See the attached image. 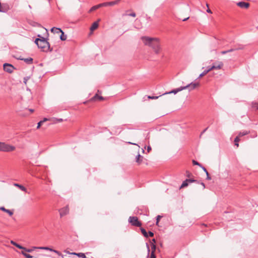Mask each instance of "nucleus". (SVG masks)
Here are the masks:
<instances>
[{"label":"nucleus","instance_id":"obj_1","mask_svg":"<svg viewBox=\"0 0 258 258\" xmlns=\"http://www.w3.org/2000/svg\"><path fill=\"white\" fill-rule=\"evenodd\" d=\"M141 39L145 45L152 47L156 54L160 53L161 48L159 38L143 36Z\"/></svg>","mask_w":258,"mask_h":258},{"label":"nucleus","instance_id":"obj_2","mask_svg":"<svg viewBox=\"0 0 258 258\" xmlns=\"http://www.w3.org/2000/svg\"><path fill=\"white\" fill-rule=\"evenodd\" d=\"M38 37H41V38H38L35 40V43L37 46L43 51H47L48 50L51 51L52 49H50V44L47 39L43 37H41L40 35H38Z\"/></svg>","mask_w":258,"mask_h":258},{"label":"nucleus","instance_id":"obj_3","mask_svg":"<svg viewBox=\"0 0 258 258\" xmlns=\"http://www.w3.org/2000/svg\"><path fill=\"white\" fill-rule=\"evenodd\" d=\"M15 146L7 144L4 142H0V151L9 152L15 150Z\"/></svg>","mask_w":258,"mask_h":258},{"label":"nucleus","instance_id":"obj_4","mask_svg":"<svg viewBox=\"0 0 258 258\" xmlns=\"http://www.w3.org/2000/svg\"><path fill=\"white\" fill-rule=\"evenodd\" d=\"M128 221L133 226L140 227L142 224L138 221V219L137 217H130Z\"/></svg>","mask_w":258,"mask_h":258},{"label":"nucleus","instance_id":"obj_5","mask_svg":"<svg viewBox=\"0 0 258 258\" xmlns=\"http://www.w3.org/2000/svg\"><path fill=\"white\" fill-rule=\"evenodd\" d=\"M3 67L4 71L9 73H13L15 69L13 65L8 63H4Z\"/></svg>","mask_w":258,"mask_h":258},{"label":"nucleus","instance_id":"obj_6","mask_svg":"<svg viewBox=\"0 0 258 258\" xmlns=\"http://www.w3.org/2000/svg\"><path fill=\"white\" fill-rule=\"evenodd\" d=\"M200 84L199 83H193L191 82L190 84L187 85L185 86H183L184 90L186 89H188L189 91H191L195 89L197 87L199 86Z\"/></svg>","mask_w":258,"mask_h":258},{"label":"nucleus","instance_id":"obj_7","mask_svg":"<svg viewBox=\"0 0 258 258\" xmlns=\"http://www.w3.org/2000/svg\"><path fill=\"white\" fill-rule=\"evenodd\" d=\"M192 182H197L198 183V181L197 180L193 179H186L184 181H183L182 184L180 186V188L182 187H186L188 185V183H192Z\"/></svg>","mask_w":258,"mask_h":258},{"label":"nucleus","instance_id":"obj_8","mask_svg":"<svg viewBox=\"0 0 258 258\" xmlns=\"http://www.w3.org/2000/svg\"><path fill=\"white\" fill-rule=\"evenodd\" d=\"M120 0H116L113 2H105L100 4L101 7H107V6H112L115 5H117L119 2Z\"/></svg>","mask_w":258,"mask_h":258},{"label":"nucleus","instance_id":"obj_9","mask_svg":"<svg viewBox=\"0 0 258 258\" xmlns=\"http://www.w3.org/2000/svg\"><path fill=\"white\" fill-rule=\"evenodd\" d=\"M59 214L61 217L66 215L69 213V209L68 206H66L59 210Z\"/></svg>","mask_w":258,"mask_h":258},{"label":"nucleus","instance_id":"obj_10","mask_svg":"<svg viewBox=\"0 0 258 258\" xmlns=\"http://www.w3.org/2000/svg\"><path fill=\"white\" fill-rule=\"evenodd\" d=\"M39 248L41 249H45V250H49L50 251H52V252L56 253L58 255L61 256L62 258H64L63 255L60 252H59L58 250L53 249H52L51 248H50V247H39Z\"/></svg>","mask_w":258,"mask_h":258},{"label":"nucleus","instance_id":"obj_11","mask_svg":"<svg viewBox=\"0 0 258 258\" xmlns=\"http://www.w3.org/2000/svg\"><path fill=\"white\" fill-rule=\"evenodd\" d=\"M183 90H184V88L183 87H179V88H176L175 89H173V90H172V91H170L169 92H166L165 93H163L162 95L168 94H171V93H173L174 94H176L178 92L181 91H182Z\"/></svg>","mask_w":258,"mask_h":258},{"label":"nucleus","instance_id":"obj_12","mask_svg":"<svg viewBox=\"0 0 258 258\" xmlns=\"http://www.w3.org/2000/svg\"><path fill=\"white\" fill-rule=\"evenodd\" d=\"M223 66V63L221 61L218 62V63H215L213 64V65L212 66V69L213 70L216 69L219 70L221 69V68Z\"/></svg>","mask_w":258,"mask_h":258},{"label":"nucleus","instance_id":"obj_13","mask_svg":"<svg viewBox=\"0 0 258 258\" xmlns=\"http://www.w3.org/2000/svg\"><path fill=\"white\" fill-rule=\"evenodd\" d=\"M237 6L241 8H248L249 6V4L244 2H240L237 4Z\"/></svg>","mask_w":258,"mask_h":258},{"label":"nucleus","instance_id":"obj_14","mask_svg":"<svg viewBox=\"0 0 258 258\" xmlns=\"http://www.w3.org/2000/svg\"><path fill=\"white\" fill-rule=\"evenodd\" d=\"M20 60L24 61L27 64H30L33 63V58L31 57L20 58Z\"/></svg>","mask_w":258,"mask_h":258},{"label":"nucleus","instance_id":"obj_15","mask_svg":"<svg viewBox=\"0 0 258 258\" xmlns=\"http://www.w3.org/2000/svg\"><path fill=\"white\" fill-rule=\"evenodd\" d=\"M0 210L8 213L10 216H12L13 215V212L12 211L7 209L4 207H0Z\"/></svg>","mask_w":258,"mask_h":258},{"label":"nucleus","instance_id":"obj_16","mask_svg":"<svg viewBox=\"0 0 258 258\" xmlns=\"http://www.w3.org/2000/svg\"><path fill=\"white\" fill-rule=\"evenodd\" d=\"M51 32L54 33L59 34L60 32H62V30L60 28L53 27L51 29Z\"/></svg>","mask_w":258,"mask_h":258},{"label":"nucleus","instance_id":"obj_17","mask_svg":"<svg viewBox=\"0 0 258 258\" xmlns=\"http://www.w3.org/2000/svg\"><path fill=\"white\" fill-rule=\"evenodd\" d=\"M14 186L18 187L21 190L26 192L27 189L23 185L19 184L18 183H14Z\"/></svg>","mask_w":258,"mask_h":258},{"label":"nucleus","instance_id":"obj_18","mask_svg":"<svg viewBox=\"0 0 258 258\" xmlns=\"http://www.w3.org/2000/svg\"><path fill=\"white\" fill-rule=\"evenodd\" d=\"M73 255H76L79 257H81L82 258H87L85 254L84 253L80 252V253H76V252H72L70 253Z\"/></svg>","mask_w":258,"mask_h":258},{"label":"nucleus","instance_id":"obj_19","mask_svg":"<svg viewBox=\"0 0 258 258\" xmlns=\"http://www.w3.org/2000/svg\"><path fill=\"white\" fill-rule=\"evenodd\" d=\"M101 7V6L100 4H98L97 5L94 6L92 7L90 9V10L89 11V12L91 13V12H93V11H95V10H97V9H99V8H100Z\"/></svg>","mask_w":258,"mask_h":258},{"label":"nucleus","instance_id":"obj_20","mask_svg":"<svg viewBox=\"0 0 258 258\" xmlns=\"http://www.w3.org/2000/svg\"><path fill=\"white\" fill-rule=\"evenodd\" d=\"M98 22H95L92 25L90 29L91 31H93V30H95L98 27Z\"/></svg>","mask_w":258,"mask_h":258},{"label":"nucleus","instance_id":"obj_21","mask_svg":"<svg viewBox=\"0 0 258 258\" xmlns=\"http://www.w3.org/2000/svg\"><path fill=\"white\" fill-rule=\"evenodd\" d=\"M141 158H143L140 154H139L136 157V161L138 163L140 164L142 162V160L141 159Z\"/></svg>","mask_w":258,"mask_h":258},{"label":"nucleus","instance_id":"obj_22","mask_svg":"<svg viewBox=\"0 0 258 258\" xmlns=\"http://www.w3.org/2000/svg\"><path fill=\"white\" fill-rule=\"evenodd\" d=\"M11 243L13 245H15V246H16L17 247H18L19 249L23 248L22 245L19 244L18 243H16V242H15L13 240L11 241Z\"/></svg>","mask_w":258,"mask_h":258},{"label":"nucleus","instance_id":"obj_23","mask_svg":"<svg viewBox=\"0 0 258 258\" xmlns=\"http://www.w3.org/2000/svg\"><path fill=\"white\" fill-rule=\"evenodd\" d=\"M141 231L142 233V234L145 237H148V233L147 232L146 230L143 228H141Z\"/></svg>","mask_w":258,"mask_h":258},{"label":"nucleus","instance_id":"obj_24","mask_svg":"<svg viewBox=\"0 0 258 258\" xmlns=\"http://www.w3.org/2000/svg\"><path fill=\"white\" fill-rule=\"evenodd\" d=\"M60 33L61 34L60 36V39L62 41L66 40L67 37V35L64 34V32L62 31Z\"/></svg>","mask_w":258,"mask_h":258},{"label":"nucleus","instance_id":"obj_25","mask_svg":"<svg viewBox=\"0 0 258 258\" xmlns=\"http://www.w3.org/2000/svg\"><path fill=\"white\" fill-rule=\"evenodd\" d=\"M22 254H23L26 258H33V256L25 252L24 251H21Z\"/></svg>","mask_w":258,"mask_h":258},{"label":"nucleus","instance_id":"obj_26","mask_svg":"<svg viewBox=\"0 0 258 258\" xmlns=\"http://www.w3.org/2000/svg\"><path fill=\"white\" fill-rule=\"evenodd\" d=\"M248 134V132L247 131H243V132H240L239 134H238V136L240 137H242L243 136H245V135H246Z\"/></svg>","mask_w":258,"mask_h":258},{"label":"nucleus","instance_id":"obj_27","mask_svg":"<svg viewBox=\"0 0 258 258\" xmlns=\"http://www.w3.org/2000/svg\"><path fill=\"white\" fill-rule=\"evenodd\" d=\"M156 249V245L155 244H154V243H152L151 244V249H152L151 252H153V254H155V252Z\"/></svg>","mask_w":258,"mask_h":258},{"label":"nucleus","instance_id":"obj_28","mask_svg":"<svg viewBox=\"0 0 258 258\" xmlns=\"http://www.w3.org/2000/svg\"><path fill=\"white\" fill-rule=\"evenodd\" d=\"M252 107L258 110V102H253L252 103Z\"/></svg>","mask_w":258,"mask_h":258},{"label":"nucleus","instance_id":"obj_29","mask_svg":"<svg viewBox=\"0 0 258 258\" xmlns=\"http://www.w3.org/2000/svg\"><path fill=\"white\" fill-rule=\"evenodd\" d=\"M239 136H237L236 137L235 139H234V142H235V146H236L237 147H238L239 146V144H238V142L239 141Z\"/></svg>","mask_w":258,"mask_h":258},{"label":"nucleus","instance_id":"obj_30","mask_svg":"<svg viewBox=\"0 0 258 258\" xmlns=\"http://www.w3.org/2000/svg\"><path fill=\"white\" fill-rule=\"evenodd\" d=\"M242 49V47H239V48H231L230 49L228 50L227 51H228V52H232L235 50H239V49Z\"/></svg>","mask_w":258,"mask_h":258},{"label":"nucleus","instance_id":"obj_31","mask_svg":"<svg viewBox=\"0 0 258 258\" xmlns=\"http://www.w3.org/2000/svg\"><path fill=\"white\" fill-rule=\"evenodd\" d=\"M36 248H39V247L34 246L32 248H28V249L27 250V252H31Z\"/></svg>","mask_w":258,"mask_h":258},{"label":"nucleus","instance_id":"obj_32","mask_svg":"<svg viewBox=\"0 0 258 258\" xmlns=\"http://www.w3.org/2000/svg\"><path fill=\"white\" fill-rule=\"evenodd\" d=\"M146 247H147V253H148L147 256H149L150 252V247H149V245L148 243H146Z\"/></svg>","mask_w":258,"mask_h":258},{"label":"nucleus","instance_id":"obj_33","mask_svg":"<svg viewBox=\"0 0 258 258\" xmlns=\"http://www.w3.org/2000/svg\"><path fill=\"white\" fill-rule=\"evenodd\" d=\"M161 95H160L159 96H148V98L151 99H156L159 98V97L161 96Z\"/></svg>","mask_w":258,"mask_h":258},{"label":"nucleus","instance_id":"obj_34","mask_svg":"<svg viewBox=\"0 0 258 258\" xmlns=\"http://www.w3.org/2000/svg\"><path fill=\"white\" fill-rule=\"evenodd\" d=\"M192 163L194 165H196L199 166L200 167H202V165L196 160H192Z\"/></svg>","mask_w":258,"mask_h":258},{"label":"nucleus","instance_id":"obj_35","mask_svg":"<svg viewBox=\"0 0 258 258\" xmlns=\"http://www.w3.org/2000/svg\"><path fill=\"white\" fill-rule=\"evenodd\" d=\"M207 74V72L206 71V70H205L203 73H202L199 77V78H201L202 77H203L204 76L206 75V74Z\"/></svg>","mask_w":258,"mask_h":258},{"label":"nucleus","instance_id":"obj_36","mask_svg":"<svg viewBox=\"0 0 258 258\" xmlns=\"http://www.w3.org/2000/svg\"><path fill=\"white\" fill-rule=\"evenodd\" d=\"M161 217H162V216H160V215H158V216H157V218H156V224L157 225H158V223H159V220H160V218H161Z\"/></svg>","mask_w":258,"mask_h":258},{"label":"nucleus","instance_id":"obj_37","mask_svg":"<svg viewBox=\"0 0 258 258\" xmlns=\"http://www.w3.org/2000/svg\"><path fill=\"white\" fill-rule=\"evenodd\" d=\"M186 176L188 177H190V176H192V174L189 172L188 171H186Z\"/></svg>","mask_w":258,"mask_h":258},{"label":"nucleus","instance_id":"obj_38","mask_svg":"<svg viewBox=\"0 0 258 258\" xmlns=\"http://www.w3.org/2000/svg\"><path fill=\"white\" fill-rule=\"evenodd\" d=\"M43 123V121H39L38 124H37V128L38 129L39 128V127H40L41 125L42 124V123Z\"/></svg>","mask_w":258,"mask_h":258},{"label":"nucleus","instance_id":"obj_39","mask_svg":"<svg viewBox=\"0 0 258 258\" xmlns=\"http://www.w3.org/2000/svg\"><path fill=\"white\" fill-rule=\"evenodd\" d=\"M148 234V237L149 236L153 237L154 236V233L152 232V231H149Z\"/></svg>","mask_w":258,"mask_h":258},{"label":"nucleus","instance_id":"obj_40","mask_svg":"<svg viewBox=\"0 0 258 258\" xmlns=\"http://www.w3.org/2000/svg\"><path fill=\"white\" fill-rule=\"evenodd\" d=\"M128 15L130 16H131V17H135L136 16V14L135 13L133 12V13L129 14Z\"/></svg>","mask_w":258,"mask_h":258},{"label":"nucleus","instance_id":"obj_41","mask_svg":"<svg viewBox=\"0 0 258 258\" xmlns=\"http://www.w3.org/2000/svg\"><path fill=\"white\" fill-rule=\"evenodd\" d=\"M29 77H25L24 78V83L26 84L27 83V81L29 79Z\"/></svg>","mask_w":258,"mask_h":258},{"label":"nucleus","instance_id":"obj_42","mask_svg":"<svg viewBox=\"0 0 258 258\" xmlns=\"http://www.w3.org/2000/svg\"><path fill=\"white\" fill-rule=\"evenodd\" d=\"M206 175H207V179L208 180H210L211 178V177L209 175V174L208 173V172H207V173H206Z\"/></svg>","mask_w":258,"mask_h":258},{"label":"nucleus","instance_id":"obj_43","mask_svg":"<svg viewBox=\"0 0 258 258\" xmlns=\"http://www.w3.org/2000/svg\"><path fill=\"white\" fill-rule=\"evenodd\" d=\"M150 258H156L155 254H153V252H151Z\"/></svg>","mask_w":258,"mask_h":258},{"label":"nucleus","instance_id":"obj_44","mask_svg":"<svg viewBox=\"0 0 258 258\" xmlns=\"http://www.w3.org/2000/svg\"><path fill=\"white\" fill-rule=\"evenodd\" d=\"M207 7L208 8H209V5H208V4H207ZM207 12L208 13H212V11H211V10H210L209 8H208V9H207Z\"/></svg>","mask_w":258,"mask_h":258},{"label":"nucleus","instance_id":"obj_45","mask_svg":"<svg viewBox=\"0 0 258 258\" xmlns=\"http://www.w3.org/2000/svg\"><path fill=\"white\" fill-rule=\"evenodd\" d=\"M212 70H213V69H212V67H211L208 68L207 70H206V71L208 73H209L210 71H211Z\"/></svg>","mask_w":258,"mask_h":258},{"label":"nucleus","instance_id":"obj_46","mask_svg":"<svg viewBox=\"0 0 258 258\" xmlns=\"http://www.w3.org/2000/svg\"><path fill=\"white\" fill-rule=\"evenodd\" d=\"M201 167L202 168V169L203 170V171H204L205 173H207L208 171L205 167H203L202 165V167Z\"/></svg>","mask_w":258,"mask_h":258},{"label":"nucleus","instance_id":"obj_47","mask_svg":"<svg viewBox=\"0 0 258 258\" xmlns=\"http://www.w3.org/2000/svg\"><path fill=\"white\" fill-rule=\"evenodd\" d=\"M150 242L151 243V244H152V243L155 244V243H156V240H155V239H154V238L152 239L150 241Z\"/></svg>","mask_w":258,"mask_h":258},{"label":"nucleus","instance_id":"obj_48","mask_svg":"<svg viewBox=\"0 0 258 258\" xmlns=\"http://www.w3.org/2000/svg\"><path fill=\"white\" fill-rule=\"evenodd\" d=\"M22 248H20V249H23V250H24L23 251H24L25 252H27V250H28V248H26V247H24V246H22Z\"/></svg>","mask_w":258,"mask_h":258},{"label":"nucleus","instance_id":"obj_49","mask_svg":"<svg viewBox=\"0 0 258 258\" xmlns=\"http://www.w3.org/2000/svg\"><path fill=\"white\" fill-rule=\"evenodd\" d=\"M227 53H228L227 50L222 51L221 52V53L222 54H226Z\"/></svg>","mask_w":258,"mask_h":258},{"label":"nucleus","instance_id":"obj_50","mask_svg":"<svg viewBox=\"0 0 258 258\" xmlns=\"http://www.w3.org/2000/svg\"><path fill=\"white\" fill-rule=\"evenodd\" d=\"M151 150V147L150 146H148L147 148V152H149Z\"/></svg>","mask_w":258,"mask_h":258},{"label":"nucleus","instance_id":"obj_51","mask_svg":"<svg viewBox=\"0 0 258 258\" xmlns=\"http://www.w3.org/2000/svg\"><path fill=\"white\" fill-rule=\"evenodd\" d=\"M127 143H128V144H130V145H137V146H138V145H137V144H135V143H133L130 142H127Z\"/></svg>","mask_w":258,"mask_h":258},{"label":"nucleus","instance_id":"obj_52","mask_svg":"<svg viewBox=\"0 0 258 258\" xmlns=\"http://www.w3.org/2000/svg\"><path fill=\"white\" fill-rule=\"evenodd\" d=\"M201 184L202 185V186H203V189H204L205 188V185L204 183V182H201Z\"/></svg>","mask_w":258,"mask_h":258},{"label":"nucleus","instance_id":"obj_53","mask_svg":"<svg viewBox=\"0 0 258 258\" xmlns=\"http://www.w3.org/2000/svg\"><path fill=\"white\" fill-rule=\"evenodd\" d=\"M189 17H187V18H185V19H183V20H182V21H186L187 20H188V19H189Z\"/></svg>","mask_w":258,"mask_h":258},{"label":"nucleus","instance_id":"obj_54","mask_svg":"<svg viewBox=\"0 0 258 258\" xmlns=\"http://www.w3.org/2000/svg\"><path fill=\"white\" fill-rule=\"evenodd\" d=\"M48 120V119H47V118H44L42 121H43V122H45V121H46V120Z\"/></svg>","mask_w":258,"mask_h":258},{"label":"nucleus","instance_id":"obj_55","mask_svg":"<svg viewBox=\"0 0 258 258\" xmlns=\"http://www.w3.org/2000/svg\"><path fill=\"white\" fill-rule=\"evenodd\" d=\"M29 111H30L31 112H34V109H29Z\"/></svg>","mask_w":258,"mask_h":258},{"label":"nucleus","instance_id":"obj_56","mask_svg":"<svg viewBox=\"0 0 258 258\" xmlns=\"http://www.w3.org/2000/svg\"><path fill=\"white\" fill-rule=\"evenodd\" d=\"M99 99L100 100H102L103 99V97L102 96H100V97H99Z\"/></svg>","mask_w":258,"mask_h":258},{"label":"nucleus","instance_id":"obj_57","mask_svg":"<svg viewBox=\"0 0 258 258\" xmlns=\"http://www.w3.org/2000/svg\"><path fill=\"white\" fill-rule=\"evenodd\" d=\"M20 58H24L23 57L20 56L19 58H18V59L20 60Z\"/></svg>","mask_w":258,"mask_h":258},{"label":"nucleus","instance_id":"obj_58","mask_svg":"<svg viewBox=\"0 0 258 258\" xmlns=\"http://www.w3.org/2000/svg\"><path fill=\"white\" fill-rule=\"evenodd\" d=\"M207 130V128H206L205 130H204L203 131V132H202V134H203V133H204L205 132H206V131Z\"/></svg>","mask_w":258,"mask_h":258},{"label":"nucleus","instance_id":"obj_59","mask_svg":"<svg viewBox=\"0 0 258 258\" xmlns=\"http://www.w3.org/2000/svg\"><path fill=\"white\" fill-rule=\"evenodd\" d=\"M58 120L59 121H61L62 120V119H59Z\"/></svg>","mask_w":258,"mask_h":258},{"label":"nucleus","instance_id":"obj_60","mask_svg":"<svg viewBox=\"0 0 258 258\" xmlns=\"http://www.w3.org/2000/svg\"><path fill=\"white\" fill-rule=\"evenodd\" d=\"M142 152H143V153H144L145 151H144V149H142Z\"/></svg>","mask_w":258,"mask_h":258},{"label":"nucleus","instance_id":"obj_61","mask_svg":"<svg viewBox=\"0 0 258 258\" xmlns=\"http://www.w3.org/2000/svg\"><path fill=\"white\" fill-rule=\"evenodd\" d=\"M29 7L30 8H31V7L30 5L29 6Z\"/></svg>","mask_w":258,"mask_h":258}]
</instances>
